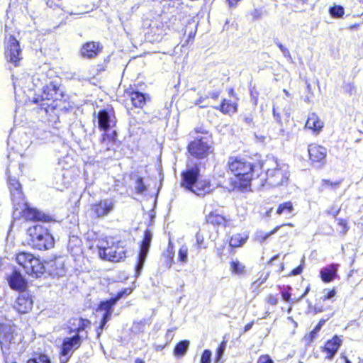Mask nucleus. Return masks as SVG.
<instances>
[{"mask_svg":"<svg viewBox=\"0 0 363 363\" xmlns=\"http://www.w3.org/2000/svg\"><path fill=\"white\" fill-rule=\"evenodd\" d=\"M13 84L16 99L20 102L38 103L40 100L56 101L64 98L63 91L53 82L43 86L40 98L35 97V89L42 85L38 76L30 77L24 73L19 76L13 75Z\"/></svg>","mask_w":363,"mask_h":363,"instance_id":"obj_1","label":"nucleus"},{"mask_svg":"<svg viewBox=\"0 0 363 363\" xmlns=\"http://www.w3.org/2000/svg\"><path fill=\"white\" fill-rule=\"evenodd\" d=\"M259 171L264 169L266 173L262 178L258 177L255 185L277 187L287 184L290 176L288 164L278 162L274 157H267L259 162Z\"/></svg>","mask_w":363,"mask_h":363,"instance_id":"obj_2","label":"nucleus"},{"mask_svg":"<svg viewBox=\"0 0 363 363\" xmlns=\"http://www.w3.org/2000/svg\"><path fill=\"white\" fill-rule=\"evenodd\" d=\"M8 185L15 212L18 211L27 220L49 222L51 218L36 208H30L25 201L21 185L14 177H8Z\"/></svg>","mask_w":363,"mask_h":363,"instance_id":"obj_3","label":"nucleus"},{"mask_svg":"<svg viewBox=\"0 0 363 363\" xmlns=\"http://www.w3.org/2000/svg\"><path fill=\"white\" fill-rule=\"evenodd\" d=\"M228 169L247 186L251 181L255 184L259 177V163L253 164L245 158L230 157L228 161Z\"/></svg>","mask_w":363,"mask_h":363,"instance_id":"obj_4","label":"nucleus"},{"mask_svg":"<svg viewBox=\"0 0 363 363\" xmlns=\"http://www.w3.org/2000/svg\"><path fill=\"white\" fill-rule=\"evenodd\" d=\"M182 186L197 196H204L211 191V182L200 178V168L198 164L187 165L182 173Z\"/></svg>","mask_w":363,"mask_h":363,"instance_id":"obj_5","label":"nucleus"},{"mask_svg":"<svg viewBox=\"0 0 363 363\" xmlns=\"http://www.w3.org/2000/svg\"><path fill=\"white\" fill-rule=\"evenodd\" d=\"M99 257L111 262H120L126 257L125 242L116 238H107L101 245H97Z\"/></svg>","mask_w":363,"mask_h":363,"instance_id":"obj_6","label":"nucleus"},{"mask_svg":"<svg viewBox=\"0 0 363 363\" xmlns=\"http://www.w3.org/2000/svg\"><path fill=\"white\" fill-rule=\"evenodd\" d=\"M27 233L28 244L39 250H48L54 246L55 241L48 228L42 224L30 226Z\"/></svg>","mask_w":363,"mask_h":363,"instance_id":"obj_7","label":"nucleus"},{"mask_svg":"<svg viewBox=\"0 0 363 363\" xmlns=\"http://www.w3.org/2000/svg\"><path fill=\"white\" fill-rule=\"evenodd\" d=\"M22 335L18 333L17 328L11 325H0V347L3 356L6 359L10 350L21 342Z\"/></svg>","mask_w":363,"mask_h":363,"instance_id":"obj_8","label":"nucleus"},{"mask_svg":"<svg viewBox=\"0 0 363 363\" xmlns=\"http://www.w3.org/2000/svg\"><path fill=\"white\" fill-rule=\"evenodd\" d=\"M16 262L23 268L25 272L30 276L39 277L45 272L43 264L30 253H18L16 256Z\"/></svg>","mask_w":363,"mask_h":363,"instance_id":"obj_9","label":"nucleus"},{"mask_svg":"<svg viewBox=\"0 0 363 363\" xmlns=\"http://www.w3.org/2000/svg\"><path fill=\"white\" fill-rule=\"evenodd\" d=\"M211 138L206 135L191 142L188 145V151L196 158H204L211 152Z\"/></svg>","mask_w":363,"mask_h":363,"instance_id":"obj_10","label":"nucleus"},{"mask_svg":"<svg viewBox=\"0 0 363 363\" xmlns=\"http://www.w3.org/2000/svg\"><path fill=\"white\" fill-rule=\"evenodd\" d=\"M116 200L106 198L94 203L90 208V215L94 218H101L111 213L116 207Z\"/></svg>","mask_w":363,"mask_h":363,"instance_id":"obj_11","label":"nucleus"},{"mask_svg":"<svg viewBox=\"0 0 363 363\" xmlns=\"http://www.w3.org/2000/svg\"><path fill=\"white\" fill-rule=\"evenodd\" d=\"M82 338L79 334L64 338L61 345L60 363H67L69 361L73 352L81 346Z\"/></svg>","mask_w":363,"mask_h":363,"instance_id":"obj_12","label":"nucleus"},{"mask_svg":"<svg viewBox=\"0 0 363 363\" xmlns=\"http://www.w3.org/2000/svg\"><path fill=\"white\" fill-rule=\"evenodd\" d=\"M5 57L8 62L14 67H18L23 59L22 50L19 42L13 37L11 36L8 40Z\"/></svg>","mask_w":363,"mask_h":363,"instance_id":"obj_13","label":"nucleus"},{"mask_svg":"<svg viewBox=\"0 0 363 363\" xmlns=\"http://www.w3.org/2000/svg\"><path fill=\"white\" fill-rule=\"evenodd\" d=\"M152 238V232L147 229L144 233L143 239L140 245V252L138 256V262L135 269L136 277L140 275L143 268L144 263L150 250Z\"/></svg>","mask_w":363,"mask_h":363,"instance_id":"obj_14","label":"nucleus"},{"mask_svg":"<svg viewBox=\"0 0 363 363\" xmlns=\"http://www.w3.org/2000/svg\"><path fill=\"white\" fill-rule=\"evenodd\" d=\"M308 152L312 164L316 168H321L326 162L327 150L325 147L311 144Z\"/></svg>","mask_w":363,"mask_h":363,"instance_id":"obj_15","label":"nucleus"},{"mask_svg":"<svg viewBox=\"0 0 363 363\" xmlns=\"http://www.w3.org/2000/svg\"><path fill=\"white\" fill-rule=\"evenodd\" d=\"M33 304L32 296L26 290L19 292V295L15 302L13 308L19 313H26L29 312Z\"/></svg>","mask_w":363,"mask_h":363,"instance_id":"obj_16","label":"nucleus"},{"mask_svg":"<svg viewBox=\"0 0 363 363\" xmlns=\"http://www.w3.org/2000/svg\"><path fill=\"white\" fill-rule=\"evenodd\" d=\"M6 279L10 288L19 292L25 291L27 287V281L24 277L16 269L7 275Z\"/></svg>","mask_w":363,"mask_h":363,"instance_id":"obj_17","label":"nucleus"},{"mask_svg":"<svg viewBox=\"0 0 363 363\" xmlns=\"http://www.w3.org/2000/svg\"><path fill=\"white\" fill-rule=\"evenodd\" d=\"M342 343V339L337 335H335L331 340H328L323 349L324 352L328 354L326 358L332 359L337 353Z\"/></svg>","mask_w":363,"mask_h":363,"instance_id":"obj_18","label":"nucleus"},{"mask_svg":"<svg viewBox=\"0 0 363 363\" xmlns=\"http://www.w3.org/2000/svg\"><path fill=\"white\" fill-rule=\"evenodd\" d=\"M101 48L98 43L90 42L84 44L81 48V54L86 58H94L101 52Z\"/></svg>","mask_w":363,"mask_h":363,"instance_id":"obj_19","label":"nucleus"},{"mask_svg":"<svg viewBox=\"0 0 363 363\" xmlns=\"http://www.w3.org/2000/svg\"><path fill=\"white\" fill-rule=\"evenodd\" d=\"M90 321L82 318H72L69 321V333L79 334L90 325Z\"/></svg>","mask_w":363,"mask_h":363,"instance_id":"obj_20","label":"nucleus"},{"mask_svg":"<svg viewBox=\"0 0 363 363\" xmlns=\"http://www.w3.org/2000/svg\"><path fill=\"white\" fill-rule=\"evenodd\" d=\"M99 127L103 130H107L114 127L116 123L115 115H97Z\"/></svg>","mask_w":363,"mask_h":363,"instance_id":"obj_21","label":"nucleus"},{"mask_svg":"<svg viewBox=\"0 0 363 363\" xmlns=\"http://www.w3.org/2000/svg\"><path fill=\"white\" fill-rule=\"evenodd\" d=\"M305 127L313 133H318L322 130L323 122L320 120L318 115H310L307 118Z\"/></svg>","mask_w":363,"mask_h":363,"instance_id":"obj_22","label":"nucleus"},{"mask_svg":"<svg viewBox=\"0 0 363 363\" xmlns=\"http://www.w3.org/2000/svg\"><path fill=\"white\" fill-rule=\"evenodd\" d=\"M116 303L117 301L113 297L111 298L109 300L101 301L98 306L96 311H104L103 315H107L109 318H111L113 312V306Z\"/></svg>","mask_w":363,"mask_h":363,"instance_id":"obj_23","label":"nucleus"},{"mask_svg":"<svg viewBox=\"0 0 363 363\" xmlns=\"http://www.w3.org/2000/svg\"><path fill=\"white\" fill-rule=\"evenodd\" d=\"M337 273V266L330 264L320 270V277L324 282H330L333 280Z\"/></svg>","mask_w":363,"mask_h":363,"instance_id":"obj_24","label":"nucleus"},{"mask_svg":"<svg viewBox=\"0 0 363 363\" xmlns=\"http://www.w3.org/2000/svg\"><path fill=\"white\" fill-rule=\"evenodd\" d=\"M148 99V96L138 91H134L130 94V100L135 107L142 108Z\"/></svg>","mask_w":363,"mask_h":363,"instance_id":"obj_25","label":"nucleus"},{"mask_svg":"<svg viewBox=\"0 0 363 363\" xmlns=\"http://www.w3.org/2000/svg\"><path fill=\"white\" fill-rule=\"evenodd\" d=\"M245 266L238 259H233L230 263V270L233 274L243 276L245 272Z\"/></svg>","mask_w":363,"mask_h":363,"instance_id":"obj_26","label":"nucleus"},{"mask_svg":"<svg viewBox=\"0 0 363 363\" xmlns=\"http://www.w3.org/2000/svg\"><path fill=\"white\" fill-rule=\"evenodd\" d=\"M189 345L190 342L189 340H185L179 342L174 349V354L177 357L184 356L189 349Z\"/></svg>","mask_w":363,"mask_h":363,"instance_id":"obj_27","label":"nucleus"},{"mask_svg":"<svg viewBox=\"0 0 363 363\" xmlns=\"http://www.w3.org/2000/svg\"><path fill=\"white\" fill-rule=\"evenodd\" d=\"M206 221L208 223L217 225H225L226 223L225 217L216 212H211L206 216Z\"/></svg>","mask_w":363,"mask_h":363,"instance_id":"obj_28","label":"nucleus"},{"mask_svg":"<svg viewBox=\"0 0 363 363\" xmlns=\"http://www.w3.org/2000/svg\"><path fill=\"white\" fill-rule=\"evenodd\" d=\"M248 239V235L247 234H240L237 233L233 235L230 240V245L232 247H238L242 246L247 240Z\"/></svg>","mask_w":363,"mask_h":363,"instance_id":"obj_29","label":"nucleus"},{"mask_svg":"<svg viewBox=\"0 0 363 363\" xmlns=\"http://www.w3.org/2000/svg\"><path fill=\"white\" fill-rule=\"evenodd\" d=\"M55 267V269H53L52 272L54 275L62 277L65 274L64 262L61 259H57L53 262L52 267Z\"/></svg>","mask_w":363,"mask_h":363,"instance_id":"obj_30","label":"nucleus"},{"mask_svg":"<svg viewBox=\"0 0 363 363\" xmlns=\"http://www.w3.org/2000/svg\"><path fill=\"white\" fill-rule=\"evenodd\" d=\"M27 363H51L49 357L42 353H35L27 361Z\"/></svg>","mask_w":363,"mask_h":363,"instance_id":"obj_31","label":"nucleus"},{"mask_svg":"<svg viewBox=\"0 0 363 363\" xmlns=\"http://www.w3.org/2000/svg\"><path fill=\"white\" fill-rule=\"evenodd\" d=\"M293 204L291 201L284 202L279 204L277 209V213L281 214H290L293 211Z\"/></svg>","mask_w":363,"mask_h":363,"instance_id":"obj_32","label":"nucleus"},{"mask_svg":"<svg viewBox=\"0 0 363 363\" xmlns=\"http://www.w3.org/2000/svg\"><path fill=\"white\" fill-rule=\"evenodd\" d=\"M221 111L225 113H235L237 111L236 104L224 101L221 105Z\"/></svg>","mask_w":363,"mask_h":363,"instance_id":"obj_33","label":"nucleus"},{"mask_svg":"<svg viewBox=\"0 0 363 363\" xmlns=\"http://www.w3.org/2000/svg\"><path fill=\"white\" fill-rule=\"evenodd\" d=\"M111 318H109L108 315H102L101 320L99 323V327L96 328V335L97 338H99L101 335L103 333V330L106 328L107 323L111 320Z\"/></svg>","mask_w":363,"mask_h":363,"instance_id":"obj_34","label":"nucleus"},{"mask_svg":"<svg viewBox=\"0 0 363 363\" xmlns=\"http://www.w3.org/2000/svg\"><path fill=\"white\" fill-rule=\"evenodd\" d=\"M330 14L335 18H340L345 13L344 8L341 6L335 5L329 10Z\"/></svg>","mask_w":363,"mask_h":363,"instance_id":"obj_35","label":"nucleus"},{"mask_svg":"<svg viewBox=\"0 0 363 363\" xmlns=\"http://www.w3.org/2000/svg\"><path fill=\"white\" fill-rule=\"evenodd\" d=\"M179 260L182 263H186L188 261V247L183 245L178 252Z\"/></svg>","mask_w":363,"mask_h":363,"instance_id":"obj_36","label":"nucleus"},{"mask_svg":"<svg viewBox=\"0 0 363 363\" xmlns=\"http://www.w3.org/2000/svg\"><path fill=\"white\" fill-rule=\"evenodd\" d=\"M135 189L136 193L139 194H143L147 190V187L144 184L142 177H138L137 178L135 184Z\"/></svg>","mask_w":363,"mask_h":363,"instance_id":"obj_37","label":"nucleus"},{"mask_svg":"<svg viewBox=\"0 0 363 363\" xmlns=\"http://www.w3.org/2000/svg\"><path fill=\"white\" fill-rule=\"evenodd\" d=\"M323 297L321 298L323 301H326V300H330L331 298H333L335 294H336V291L335 289H325L323 291Z\"/></svg>","mask_w":363,"mask_h":363,"instance_id":"obj_38","label":"nucleus"},{"mask_svg":"<svg viewBox=\"0 0 363 363\" xmlns=\"http://www.w3.org/2000/svg\"><path fill=\"white\" fill-rule=\"evenodd\" d=\"M226 343L225 342H221V344L218 346L216 351V362H218L221 357H223L225 350Z\"/></svg>","mask_w":363,"mask_h":363,"instance_id":"obj_39","label":"nucleus"},{"mask_svg":"<svg viewBox=\"0 0 363 363\" xmlns=\"http://www.w3.org/2000/svg\"><path fill=\"white\" fill-rule=\"evenodd\" d=\"M211 352L209 350H205L201 357L200 363H211Z\"/></svg>","mask_w":363,"mask_h":363,"instance_id":"obj_40","label":"nucleus"},{"mask_svg":"<svg viewBox=\"0 0 363 363\" xmlns=\"http://www.w3.org/2000/svg\"><path fill=\"white\" fill-rule=\"evenodd\" d=\"M133 289L131 288H125L121 291H119L117 295L113 297L116 301L118 302L121 298H122L124 296L129 295L132 293Z\"/></svg>","mask_w":363,"mask_h":363,"instance_id":"obj_41","label":"nucleus"},{"mask_svg":"<svg viewBox=\"0 0 363 363\" xmlns=\"http://www.w3.org/2000/svg\"><path fill=\"white\" fill-rule=\"evenodd\" d=\"M280 227L281 226H277L274 230H272V231H270L269 233H267L263 234L262 233H260V235H259V241L262 242H264V240H266L271 235L276 233L278 231V230L280 228Z\"/></svg>","mask_w":363,"mask_h":363,"instance_id":"obj_42","label":"nucleus"},{"mask_svg":"<svg viewBox=\"0 0 363 363\" xmlns=\"http://www.w3.org/2000/svg\"><path fill=\"white\" fill-rule=\"evenodd\" d=\"M257 363H274V362H273L272 359L269 357V356L262 355L259 358Z\"/></svg>","mask_w":363,"mask_h":363,"instance_id":"obj_43","label":"nucleus"},{"mask_svg":"<svg viewBox=\"0 0 363 363\" xmlns=\"http://www.w3.org/2000/svg\"><path fill=\"white\" fill-rule=\"evenodd\" d=\"M204 242V238L203 235H201L199 232H198L196 235V245H198L199 246H203Z\"/></svg>","mask_w":363,"mask_h":363,"instance_id":"obj_44","label":"nucleus"},{"mask_svg":"<svg viewBox=\"0 0 363 363\" xmlns=\"http://www.w3.org/2000/svg\"><path fill=\"white\" fill-rule=\"evenodd\" d=\"M175 330L176 328H170L167 330L165 335V339L168 342H171L172 340L173 339V333Z\"/></svg>","mask_w":363,"mask_h":363,"instance_id":"obj_45","label":"nucleus"},{"mask_svg":"<svg viewBox=\"0 0 363 363\" xmlns=\"http://www.w3.org/2000/svg\"><path fill=\"white\" fill-rule=\"evenodd\" d=\"M340 211V208L336 207L335 206H333L330 208V209L328 211V213L333 215V216H336L338 215V213Z\"/></svg>","mask_w":363,"mask_h":363,"instance_id":"obj_46","label":"nucleus"},{"mask_svg":"<svg viewBox=\"0 0 363 363\" xmlns=\"http://www.w3.org/2000/svg\"><path fill=\"white\" fill-rule=\"evenodd\" d=\"M322 182L325 185L330 186L332 189H335L340 184V182H330V180H328V179H323Z\"/></svg>","mask_w":363,"mask_h":363,"instance_id":"obj_47","label":"nucleus"},{"mask_svg":"<svg viewBox=\"0 0 363 363\" xmlns=\"http://www.w3.org/2000/svg\"><path fill=\"white\" fill-rule=\"evenodd\" d=\"M263 274L260 276V277L255 281L253 282V285H255L257 287L259 286L261 284H262L267 279V276L264 275V277H262Z\"/></svg>","mask_w":363,"mask_h":363,"instance_id":"obj_48","label":"nucleus"},{"mask_svg":"<svg viewBox=\"0 0 363 363\" xmlns=\"http://www.w3.org/2000/svg\"><path fill=\"white\" fill-rule=\"evenodd\" d=\"M281 296L284 301L289 302L291 301V293L289 290H285L281 292Z\"/></svg>","mask_w":363,"mask_h":363,"instance_id":"obj_49","label":"nucleus"},{"mask_svg":"<svg viewBox=\"0 0 363 363\" xmlns=\"http://www.w3.org/2000/svg\"><path fill=\"white\" fill-rule=\"evenodd\" d=\"M202 248L201 246H199L198 245L194 244L191 247V252L194 253L195 255H197L199 254L201 249Z\"/></svg>","mask_w":363,"mask_h":363,"instance_id":"obj_50","label":"nucleus"},{"mask_svg":"<svg viewBox=\"0 0 363 363\" xmlns=\"http://www.w3.org/2000/svg\"><path fill=\"white\" fill-rule=\"evenodd\" d=\"M303 267L300 265L291 271V274L293 276L298 275L301 273Z\"/></svg>","mask_w":363,"mask_h":363,"instance_id":"obj_51","label":"nucleus"},{"mask_svg":"<svg viewBox=\"0 0 363 363\" xmlns=\"http://www.w3.org/2000/svg\"><path fill=\"white\" fill-rule=\"evenodd\" d=\"M105 137H106L108 140H111V141H114L116 140V132L115 130H113L111 134L109 135H105L104 137V140H105Z\"/></svg>","mask_w":363,"mask_h":363,"instance_id":"obj_52","label":"nucleus"},{"mask_svg":"<svg viewBox=\"0 0 363 363\" xmlns=\"http://www.w3.org/2000/svg\"><path fill=\"white\" fill-rule=\"evenodd\" d=\"M268 303L271 305H276L278 303V300L275 296L271 295L268 298Z\"/></svg>","mask_w":363,"mask_h":363,"instance_id":"obj_53","label":"nucleus"},{"mask_svg":"<svg viewBox=\"0 0 363 363\" xmlns=\"http://www.w3.org/2000/svg\"><path fill=\"white\" fill-rule=\"evenodd\" d=\"M325 320H324V319L320 320L318 325L315 327V330L320 331V329L322 328V327L323 326V325L325 324Z\"/></svg>","mask_w":363,"mask_h":363,"instance_id":"obj_54","label":"nucleus"},{"mask_svg":"<svg viewBox=\"0 0 363 363\" xmlns=\"http://www.w3.org/2000/svg\"><path fill=\"white\" fill-rule=\"evenodd\" d=\"M155 33L157 35L155 40H157L160 39V37L162 35V29L160 28H157V31Z\"/></svg>","mask_w":363,"mask_h":363,"instance_id":"obj_55","label":"nucleus"},{"mask_svg":"<svg viewBox=\"0 0 363 363\" xmlns=\"http://www.w3.org/2000/svg\"><path fill=\"white\" fill-rule=\"evenodd\" d=\"M282 54L285 57L288 59H291L290 52L287 48L282 52Z\"/></svg>","mask_w":363,"mask_h":363,"instance_id":"obj_56","label":"nucleus"},{"mask_svg":"<svg viewBox=\"0 0 363 363\" xmlns=\"http://www.w3.org/2000/svg\"><path fill=\"white\" fill-rule=\"evenodd\" d=\"M318 330H315V329L314 328L310 333V336H311V340L315 338L317 334L318 333Z\"/></svg>","mask_w":363,"mask_h":363,"instance_id":"obj_57","label":"nucleus"},{"mask_svg":"<svg viewBox=\"0 0 363 363\" xmlns=\"http://www.w3.org/2000/svg\"><path fill=\"white\" fill-rule=\"evenodd\" d=\"M253 325V323H247L245 326V331H248L250 330L252 327Z\"/></svg>","mask_w":363,"mask_h":363,"instance_id":"obj_58","label":"nucleus"},{"mask_svg":"<svg viewBox=\"0 0 363 363\" xmlns=\"http://www.w3.org/2000/svg\"><path fill=\"white\" fill-rule=\"evenodd\" d=\"M309 290H310V288H309V286H308L306 289L304 293L300 296V298L298 299H297V301H298L299 299L303 298L308 293Z\"/></svg>","mask_w":363,"mask_h":363,"instance_id":"obj_59","label":"nucleus"},{"mask_svg":"<svg viewBox=\"0 0 363 363\" xmlns=\"http://www.w3.org/2000/svg\"><path fill=\"white\" fill-rule=\"evenodd\" d=\"M279 48L280 49L281 52H283L286 49V48H285L282 44L281 43H278L277 44Z\"/></svg>","mask_w":363,"mask_h":363,"instance_id":"obj_60","label":"nucleus"},{"mask_svg":"<svg viewBox=\"0 0 363 363\" xmlns=\"http://www.w3.org/2000/svg\"><path fill=\"white\" fill-rule=\"evenodd\" d=\"M279 48L280 49L281 52H283L286 49V48H285L282 44L281 43H278L277 44Z\"/></svg>","mask_w":363,"mask_h":363,"instance_id":"obj_61","label":"nucleus"},{"mask_svg":"<svg viewBox=\"0 0 363 363\" xmlns=\"http://www.w3.org/2000/svg\"><path fill=\"white\" fill-rule=\"evenodd\" d=\"M279 48L280 49L281 52H283L286 49V48H285L282 44L281 43H278L277 44Z\"/></svg>","mask_w":363,"mask_h":363,"instance_id":"obj_62","label":"nucleus"},{"mask_svg":"<svg viewBox=\"0 0 363 363\" xmlns=\"http://www.w3.org/2000/svg\"><path fill=\"white\" fill-rule=\"evenodd\" d=\"M229 2V4L231 6L235 5L238 0H228Z\"/></svg>","mask_w":363,"mask_h":363,"instance_id":"obj_63","label":"nucleus"},{"mask_svg":"<svg viewBox=\"0 0 363 363\" xmlns=\"http://www.w3.org/2000/svg\"><path fill=\"white\" fill-rule=\"evenodd\" d=\"M195 131L196 133H204V130L202 128H195Z\"/></svg>","mask_w":363,"mask_h":363,"instance_id":"obj_64","label":"nucleus"}]
</instances>
